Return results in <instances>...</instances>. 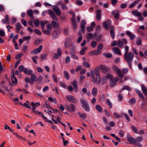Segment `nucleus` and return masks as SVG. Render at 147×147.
<instances>
[{
	"mask_svg": "<svg viewBox=\"0 0 147 147\" xmlns=\"http://www.w3.org/2000/svg\"><path fill=\"white\" fill-rule=\"evenodd\" d=\"M99 68L102 71V72L105 73L109 70V68L105 66L101 65L100 66Z\"/></svg>",
	"mask_w": 147,
	"mask_h": 147,
	"instance_id": "14",
	"label": "nucleus"
},
{
	"mask_svg": "<svg viewBox=\"0 0 147 147\" xmlns=\"http://www.w3.org/2000/svg\"><path fill=\"white\" fill-rule=\"evenodd\" d=\"M75 54V53H70L71 57L74 59L77 60L78 59V58L77 56L74 54Z\"/></svg>",
	"mask_w": 147,
	"mask_h": 147,
	"instance_id": "55",
	"label": "nucleus"
},
{
	"mask_svg": "<svg viewBox=\"0 0 147 147\" xmlns=\"http://www.w3.org/2000/svg\"><path fill=\"white\" fill-rule=\"evenodd\" d=\"M111 21L110 20H107L105 21L103 23V26L107 30H108L109 28L111 29V27L113 26H111Z\"/></svg>",
	"mask_w": 147,
	"mask_h": 147,
	"instance_id": "5",
	"label": "nucleus"
},
{
	"mask_svg": "<svg viewBox=\"0 0 147 147\" xmlns=\"http://www.w3.org/2000/svg\"><path fill=\"white\" fill-rule=\"evenodd\" d=\"M48 13L50 17L52 19L56 20H58V18L56 16L54 12L51 9H49L48 10V11H43L42 12V15L45 16V13Z\"/></svg>",
	"mask_w": 147,
	"mask_h": 147,
	"instance_id": "4",
	"label": "nucleus"
},
{
	"mask_svg": "<svg viewBox=\"0 0 147 147\" xmlns=\"http://www.w3.org/2000/svg\"><path fill=\"white\" fill-rule=\"evenodd\" d=\"M141 88L142 90L144 95L147 94V88L143 85H141Z\"/></svg>",
	"mask_w": 147,
	"mask_h": 147,
	"instance_id": "30",
	"label": "nucleus"
},
{
	"mask_svg": "<svg viewBox=\"0 0 147 147\" xmlns=\"http://www.w3.org/2000/svg\"><path fill=\"white\" fill-rule=\"evenodd\" d=\"M47 23V22H46L45 23L44 22L42 21H41L40 22V26L42 28V29H44L45 26V24Z\"/></svg>",
	"mask_w": 147,
	"mask_h": 147,
	"instance_id": "59",
	"label": "nucleus"
},
{
	"mask_svg": "<svg viewBox=\"0 0 147 147\" xmlns=\"http://www.w3.org/2000/svg\"><path fill=\"white\" fill-rule=\"evenodd\" d=\"M82 64L83 66L86 68H90V64L87 62L84 61L83 62Z\"/></svg>",
	"mask_w": 147,
	"mask_h": 147,
	"instance_id": "49",
	"label": "nucleus"
},
{
	"mask_svg": "<svg viewBox=\"0 0 147 147\" xmlns=\"http://www.w3.org/2000/svg\"><path fill=\"white\" fill-rule=\"evenodd\" d=\"M94 73L96 76V78H98V80H100V76L99 75V70L98 67L95 68L93 71Z\"/></svg>",
	"mask_w": 147,
	"mask_h": 147,
	"instance_id": "12",
	"label": "nucleus"
},
{
	"mask_svg": "<svg viewBox=\"0 0 147 147\" xmlns=\"http://www.w3.org/2000/svg\"><path fill=\"white\" fill-rule=\"evenodd\" d=\"M82 108L86 111L89 112L90 111V109L88 104L85 106H82Z\"/></svg>",
	"mask_w": 147,
	"mask_h": 147,
	"instance_id": "42",
	"label": "nucleus"
},
{
	"mask_svg": "<svg viewBox=\"0 0 147 147\" xmlns=\"http://www.w3.org/2000/svg\"><path fill=\"white\" fill-rule=\"evenodd\" d=\"M87 49V47H84L80 52V54L82 55H84Z\"/></svg>",
	"mask_w": 147,
	"mask_h": 147,
	"instance_id": "45",
	"label": "nucleus"
},
{
	"mask_svg": "<svg viewBox=\"0 0 147 147\" xmlns=\"http://www.w3.org/2000/svg\"><path fill=\"white\" fill-rule=\"evenodd\" d=\"M126 34L128 36L130 37L131 40H134L136 37V36L135 34H132L129 31H127Z\"/></svg>",
	"mask_w": 147,
	"mask_h": 147,
	"instance_id": "13",
	"label": "nucleus"
},
{
	"mask_svg": "<svg viewBox=\"0 0 147 147\" xmlns=\"http://www.w3.org/2000/svg\"><path fill=\"white\" fill-rule=\"evenodd\" d=\"M52 8L57 16H59L61 15V11L57 6H53L52 7Z\"/></svg>",
	"mask_w": 147,
	"mask_h": 147,
	"instance_id": "7",
	"label": "nucleus"
},
{
	"mask_svg": "<svg viewBox=\"0 0 147 147\" xmlns=\"http://www.w3.org/2000/svg\"><path fill=\"white\" fill-rule=\"evenodd\" d=\"M35 114L38 115H41L42 118L44 119L45 120L47 119V118L45 117L43 114L41 112H39L37 111H35L34 113Z\"/></svg>",
	"mask_w": 147,
	"mask_h": 147,
	"instance_id": "32",
	"label": "nucleus"
},
{
	"mask_svg": "<svg viewBox=\"0 0 147 147\" xmlns=\"http://www.w3.org/2000/svg\"><path fill=\"white\" fill-rule=\"evenodd\" d=\"M126 138L130 144L136 145L139 147H142V144L139 142L142 141L143 140L142 138V137L139 136L137 137L136 139H135L130 136L127 135Z\"/></svg>",
	"mask_w": 147,
	"mask_h": 147,
	"instance_id": "1",
	"label": "nucleus"
},
{
	"mask_svg": "<svg viewBox=\"0 0 147 147\" xmlns=\"http://www.w3.org/2000/svg\"><path fill=\"white\" fill-rule=\"evenodd\" d=\"M63 75L65 78L67 80H68L69 79V76L67 71H64L63 72Z\"/></svg>",
	"mask_w": 147,
	"mask_h": 147,
	"instance_id": "38",
	"label": "nucleus"
},
{
	"mask_svg": "<svg viewBox=\"0 0 147 147\" xmlns=\"http://www.w3.org/2000/svg\"><path fill=\"white\" fill-rule=\"evenodd\" d=\"M134 57V54L131 52L124 53V60L127 62L129 67L131 68V63L133 60Z\"/></svg>",
	"mask_w": 147,
	"mask_h": 147,
	"instance_id": "2",
	"label": "nucleus"
},
{
	"mask_svg": "<svg viewBox=\"0 0 147 147\" xmlns=\"http://www.w3.org/2000/svg\"><path fill=\"white\" fill-rule=\"evenodd\" d=\"M28 16L30 17L32 19H34V16H33V11L32 9H29L28 11L27 12Z\"/></svg>",
	"mask_w": 147,
	"mask_h": 147,
	"instance_id": "29",
	"label": "nucleus"
},
{
	"mask_svg": "<svg viewBox=\"0 0 147 147\" xmlns=\"http://www.w3.org/2000/svg\"><path fill=\"white\" fill-rule=\"evenodd\" d=\"M86 24V22L84 20H82L81 23V30L83 31L85 28V26Z\"/></svg>",
	"mask_w": 147,
	"mask_h": 147,
	"instance_id": "24",
	"label": "nucleus"
},
{
	"mask_svg": "<svg viewBox=\"0 0 147 147\" xmlns=\"http://www.w3.org/2000/svg\"><path fill=\"white\" fill-rule=\"evenodd\" d=\"M78 114L80 117L84 119L86 118L87 117L86 114L84 113H81L79 112L78 113Z\"/></svg>",
	"mask_w": 147,
	"mask_h": 147,
	"instance_id": "40",
	"label": "nucleus"
},
{
	"mask_svg": "<svg viewBox=\"0 0 147 147\" xmlns=\"http://www.w3.org/2000/svg\"><path fill=\"white\" fill-rule=\"evenodd\" d=\"M131 128L132 131L136 134H138V132L137 128L134 126H131Z\"/></svg>",
	"mask_w": 147,
	"mask_h": 147,
	"instance_id": "43",
	"label": "nucleus"
},
{
	"mask_svg": "<svg viewBox=\"0 0 147 147\" xmlns=\"http://www.w3.org/2000/svg\"><path fill=\"white\" fill-rule=\"evenodd\" d=\"M66 109L70 112H74L75 110V106L74 105L72 104H70V106L67 105L65 106Z\"/></svg>",
	"mask_w": 147,
	"mask_h": 147,
	"instance_id": "10",
	"label": "nucleus"
},
{
	"mask_svg": "<svg viewBox=\"0 0 147 147\" xmlns=\"http://www.w3.org/2000/svg\"><path fill=\"white\" fill-rule=\"evenodd\" d=\"M129 103L131 105H133L136 102V100L134 98L130 99L129 101Z\"/></svg>",
	"mask_w": 147,
	"mask_h": 147,
	"instance_id": "41",
	"label": "nucleus"
},
{
	"mask_svg": "<svg viewBox=\"0 0 147 147\" xmlns=\"http://www.w3.org/2000/svg\"><path fill=\"white\" fill-rule=\"evenodd\" d=\"M113 68L115 71V73L118 74L119 78L121 79L124 76V74L127 73L129 70L128 69L126 68H123L122 70L123 73H122L121 70L119 69L116 66L113 65Z\"/></svg>",
	"mask_w": 147,
	"mask_h": 147,
	"instance_id": "3",
	"label": "nucleus"
},
{
	"mask_svg": "<svg viewBox=\"0 0 147 147\" xmlns=\"http://www.w3.org/2000/svg\"><path fill=\"white\" fill-rule=\"evenodd\" d=\"M31 78L32 80L35 82H37L38 81L37 78L36 76L34 74H32L31 76Z\"/></svg>",
	"mask_w": 147,
	"mask_h": 147,
	"instance_id": "46",
	"label": "nucleus"
},
{
	"mask_svg": "<svg viewBox=\"0 0 147 147\" xmlns=\"http://www.w3.org/2000/svg\"><path fill=\"white\" fill-rule=\"evenodd\" d=\"M117 45L120 48H122L123 47V42L122 40H119L117 41Z\"/></svg>",
	"mask_w": 147,
	"mask_h": 147,
	"instance_id": "39",
	"label": "nucleus"
},
{
	"mask_svg": "<svg viewBox=\"0 0 147 147\" xmlns=\"http://www.w3.org/2000/svg\"><path fill=\"white\" fill-rule=\"evenodd\" d=\"M47 28V30L51 32L52 30V27L51 24H47L46 26Z\"/></svg>",
	"mask_w": 147,
	"mask_h": 147,
	"instance_id": "64",
	"label": "nucleus"
},
{
	"mask_svg": "<svg viewBox=\"0 0 147 147\" xmlns=\"http://www.w3.org/2000/svg\"><path fill=\"white\" fill-rule=\"evenodd\" d=\"M90 53L91 54L94 55H98L101 53L99 52L97 50L91 51Z\"/></svg>",
	"mask_w": 147,
	"mask_h": 147,
	"instance_id": "48",
	"label": "nucleus"
},
{
	"mask_svg": "<svg viewBox=\"0 0 147 147\" xmlns=\"http://www.w3.org/2000/svg\"><path fill=\"white\" fill-rule=\"evenodd\" d=\"M101 10L99 9L96 10V19L97 20H99L101 19Z\"/></svg>",
	"mask_w": 147,
	"mask_h": 147,
	"instance_id": "15",
	"label": "nucleus"
},
{
	"mask_svg": "<svg viewBox=\"0 0 147 147\" xmlns=\"http://www.w3.org/2000/svg\"><path fill=\"white\" fill-rule=\"evenodd\" d=\"M72 84L74 88H76L78 87L77 82L76 80H75L72 82Z\"/></svg>",
	"mask_w": 147,
	"mask_h": 147,
	"instance_id": "53",
	"label": "nucleus"
},
{
	"mask_svg": "<svg viewBox=\"0 0 147 147\" xmlns=\"http://www.w3.org/2000/svg\"><path fill=\"white\" fill-rule=\"evenodd\" d=\"M85 77L84 76H81L79 77V82L80 83L83 82V80L85 78Z\"/></svg>",
	"mask_w": 147,
	"mask_h": 147,
	"instance_id": "60",
	"label": "nucleus"
},
{
	"mask_svg": "<svg viewBox=\"0 0 147 147\" xmlns=\"http://www.w3.org/2000/svg\"><path fill=\"white\" fill-rule=\"evenodd\" d=\"M87 38L89 39H90L94 37H96L97 35L96 33H95L93 35V34L91 33H89L87 34Z\"/></svg>",
	"mask_w": 147,
	"mask_h": 147,
	"instance_id": "34",
	"label": "nucleus"
},
{
	"mask_svg": "<svg viewBox=\"0 0 147 147\" xmlns=\"http://www.w3.org/2000/svg\"><path fill=\"white\" fill-rule=\"evenodd\" d=\"M43 46L42 45L40 46L39 47L37 48H36L33 50L32 51H30V53L31 54L35 55L37 53L40 52L42 49Z\"/></svg>",
	"mask_w": 147,
	"mask_h": 147,
	"instance_id": "9",
	"label": "nucleus"
},
{
	"mask_svg": "<svg viewBox=\"0 0 147 147\" xmlns=\"http://www.w3.org/2000/svg\"><path fill=\"white\" fill-rule=\"evenodd\" d=\"M112 14L113 15L114 18L118 19L119 17V13L117 11H113L112 12Z\"/></svg>",
	"mask_w": 147,
	"mask_h": 147,
	"instance_id": "21",
	"label": "nucleus"
},
{
	"mask_svg": "<svg viewBox=\"0 0 147 147\" xmlns=\"http://www.w3.org/2000/svg\"><path fill=\"white\" fill-rule=\"evenodd\" d=\"M98 93V89L96 87L93 88L92 90V94L94 96H96Z\"/></svg>",
	"mask_w": 147,
	"mask_h": 147,
	"instance_id": "31",
	"label": "nucleus"
},
{
	"mask_svg": "<svg viewBox=\"0 0 147 147\" xmlns=\"http://www.w3.org/2000/svg\"><path fill=\"white\" fill-rule=\"evenodd\" d=\"M80 100L81 102L82 107V106H85L88 104L87 101L85 99L83 98L80 99Z\"/></svg>",
	"mask_w": 147,
	"mask_h": 147,
	"instance_id": "33",
	"label": "nucleus"
},
{
	"mask_svg": "<svg viewBox=\"0 0 147 147\" xmlns=\"http://www.w3.org/2000/svg\"><path fill=\"white\" fill-rule=\"evenodd\" d=\"M52 27L54 28H56L59 27V25L55 21H52L51 22Z\"/></svg>",
	"mask_w": 147,
	"mask_h": 147,
	"instance_id": "28",
	"label": "nucleus"
},
{
	"mask_svg": "<svg viewBox=\"0 0 147 147\" xmlns=\"http://www.w3.org/2000/svg\"><path fill=\"white\" fill-rule=\"evenodd\" d=\"M115 28L114 26H112L110 29V34L111 38L114 39L115 37V33L114 32Z\"/></svg>",
	"mask_w": 147,
	"mask_h": 147,
	"instance_id": "20",
	"label": "nucleus"
},
{
	"mask_svg": "<svg viewBox=\"0 0 147 147\" xmlns=\"http://www.w3.org/2000/svg\"><path fill=\"white\" fill-rule=\"evenodd\" d=\"M61 31L59 30H56L54 31L52 35L53 38H56L57 36L60 33Z\"/></svg>",
	"mask_w": 147,
	"mask_h": 147,
	"instance_id": "18",
	"label": "nucleus"
},
{
	"mask_svg": "<svg viewBox=\"0 0 147 147\" xmlns=\"http://www.w3.org/2000/svg\"><path fill=\"white\" fill-rule=\"evenodd\" d=\"M48 99L49 101L53 102L54 103L56 104L57 103V100L55 98L49 97L48 98Z\"/></svg>",
	"mask_w": 147,
	"mask_h": 147,
	"instance_id": "50",
	"label": "nucleus"
},
{
	"mask_svg": "<svg viewBox=\"0 0 147 147\" xmlns=\"http://www.w3.org/2000/svg\"><path fill=\"white\" fill-rule=\"evenodd\" d=\"M70 43L69 41H67V39L66 40L65 42V47L66 48H68L70 45Z\"/></svg>",
	"mask_w": 147,
	"mask_h": 147,
	"instance_id": "63",
	"label": "nucleus"
},
{
	"mask_svg": "<svg viewBox=\"0 0 147 147\" xmlns=\"http://www.w3.org/2000/svg\"><path fill=\"white\" fill-rule=\"evenodd\" d=\"M34 31L35 33L39 35H40L41 34V33L40 31L37 29H34Z\"/></svg>",
	"mask_w": 147,
	"mask_h": 147,
	"instance_id": "61",
	"label": "nucleus"
},
{
	"mask_svg": "<svg viewBox=\"0 0 147 147\" xmlns=\"http://www.w3.org/2000/svg\"><path fill=\"white\" fill-rule=\"evenodd\" d=\"M2 22L3 23L5 24H6L9 23V16L8 15H6L5 16V19H3L2 20Z\"/></svg>",
	"mask_w": 147,
	"mask_h": 147,
	"instance_id": "22",
	"label": "nucleus"
},
{
	"mask_svg": "<svg viewBox=\"0 0 147 147\" xmlns=\"http://www.w3.org/2000/svg\"><path fill=\"white\" fill-rule=\"evenodd\" d=\"M15 26L16 28V32L18 33L20 30L22 28V26L21 24L19 23H17L16 25Z\"/></svg>",
	"mask_w": 147,
	"mask_h": 147,
	"instance_id": "26",
	"label": "nucleus"
},
{
	"mask_svg": "<svg viewBox=\"0 0 147 147\" xmlns=\"http://www.w3.org/2000/svg\"><path fill=\"white\" fill-rule=\"evenodd\" d=\"M40 21L39 20L36 19L34 21V24L36 27H37L39 25Z\"/></svg>",
	"mask_w": 147,
	"mask_h": 147,
	"instance_id": "56",
	"label": "nucleus"
},
{
	"mask_svg": "<svg viewBox=\"0 0 147 147\" xmlns=\"http://www.w3.org/2000/svg\"><path fill=\"white\" fill-rule=\"evenodd\" d=\"M135 90L139 97L141 98L142 100H144L145 99V98L141 91L138 89H136Z\"/></svg>",
	"mask_w": 147,
	"mask_h": 147,
	"instance_id": "25",
	"label": "nucleus"
},
{
	"mask_svg": "<svg viewBox=\"0 0 147 147\" xmlns=\"http://www.w3.org/2000/svg\"><path fill=\"white\" fill-rule=\"evenodd\" d=\"M47 56V55L46 54H43L41 56V58L42 60H45Z\"/></svg>",
	"mask_w": 147,
	"mask_h": 147,
	"instance_id": "58",
	"label": "nucleus"
},
{
	"mask_svg": "<svg viewBox=\"0 0 147 147\" xmlns=\"http://www.w3.org/2000/svg\"><path fill=\"white\" fill-rule=\"evenodd\" d=\"M72 15L74 18H71V22L72 23L73 27V29L74 30H75L76 29L77 26L76 20L74 18L75 16V13H73Z\"/></svg>",
	"mask_w": 147,
	"mask_h": 147,
	"instance_id": "17",
	"label": "nucleus"
},
{
	"mask_svg": "<svg viewBox=\"0 0 147 147\" xmlns=\"http://www.w3.org/2000/svg\"><path fill=\"white\" fill-rule=\"evenodd\" d=\"M106 103L107 105H108L111 108H113V106L111 102L108 99H106Z\"/></svg>",
	"mask_w": 147,
	"mask_h": 147,
	"instance_id": "44",
	"label": "nucleus"
},
{
	"mask_svg": "<svg viewBox=\"0 0 147 147\" xmlns=\"http://www.w3.org/2000/svg\"><path fill=\"white\" fill-rule=\"evenodd\" d=\"M132 14L135 16L141 17L142 16V14L141 13L138 12L137 10L132 11H131Z\"/></svg>",
	"mask_w": 147,
	"mask_h": 147,
	"instance_id": "27",
	"label": "nucleus"
},
{
	"mask_svg": "<svg viewBox=\"0 0 147 147\" xmlns=\"http://www.w3.org/2000/svg\"><path fill=\"white\" fill-rule=\"evenodd\" d=\"M90 75L92 78V82L94 84L97 83L98 84L100 83V80H98V78L96 79L95 78V74L94 73L93 71L92 70L90 71Z\"/></svg>",
	"mask_w": 147,
	"mask_h": 147,
	"instance_id": "6",
	"label": "nucleus"
},
{
	"mask_svg": "<svg viewBox=\"0 0 147 147\" xmlns=\"http://www.w3.org/2000/svg\"><path fill=\"white\" fill-rule=\"evenodd\" d=\"M95 108L99 113H102L103 112L102 107L99 105H96L95 106Z\"/></svg>",
	"mask_w": 147,
	"mask_h": 147,
	"instance_id": "36",
	"label": "nucleus"
},
{
	"mask_svg": "<svg viewBox=\"0 0 147 147\" xmlns=\"http://www.w3.org/2000/svg\"><path fill=\"white\" fill-rule=\"evenodd\" d=\"M11 79L12 80V85H16L18 82V80L15 77L14 74L11 76Z\"/></svg>",
	"mask_w": 147,
	"mask_h": 147,
	"instance_id": "19",
	"label": "nucleus"
},
{
	"mask_svg": "<svg viewBox=\"0 0 147 147\" xmlns=\"http://www.w3.org/2000/svg\"><path fill=\"white\" fill-rule=\"evenodd\" d=\"M142 41L141 38L140 37H138L136 40V43L138 45H141Z\"/></svg>",
	"mask_w": 147,
	"mask_h": 147,
	"instance_id": "37",
	"label": "nucleus"
},
{
	"mask_svg": "<svg viewBox=\"0 0 147 147\" xmlns=\"http://www.w3.org/2000/svg\"><path fill=\"white\" fill-rule=\"evenodd\" d=\"M67 100L69 101L74 103H76L77 102V100L74 96L69 95L66 96Z\"/></svg>",
	"mask_w": 147,
	"mask_h": 147,
	"instance_id": "8",
	"label": "nucleus"
},
{
	"mask_svg": "<svg viewBox=\"0 0 147 147\" xmlns=\"http://www.w3.org/2000/svg\"><path fill=\"white\" fill-rule=\"evenodd\" d=\"M76 47L75 45H71L70 47V53H76L77 52H76Z\"/></svg>",
	"mask_w": 147,
	"mask_h": 147,
	"instance_id": "23",
	"label": "nucleus"
},
{
	"mask_svg": "<svg viewBox=\"0 0 147 147\" xmlns=\"http://www.w3.org/2000/svg\"><path fill=\"white\" fill-rule=\"evenodd\" d=\"M118 80V78L117 77H115L112 80H110V86L113 87L115 86L116 84V82Z\"/></svg>",
	"mask_w": 147,
	"mask_h": 147,
	"instance_id": "11",
	"label": "nucleus"
},
{
	"mask_svg": "<svg viewBox=\"0 0 147 147\" xmlns=\"http://www.w3.org/2000/svg\"><path fill=\"white\" fill-rule=\"evenodd\" d=\"M119 134L120 137H123L124 135V132L122 130H120L119 131Z\"/></svg>",
	"mask_w": 147,
	"mask_h": 147,
	"instance_id": "62",
	"label": "nucleus"
},
{
	"mask_svg": "<svg viewBox=\"0 0 147 147\" xmlns=\"http://www.w3.org/2000/svg\"><path fill=\"white\" fill-rule=\"evenodd\" d=\"M97 45V42L95 41H93L91 43V45L92 48H95Z\"/></svg>",
	"mask_w": 147,
	"mask_h": 147,
	"instance_id": "51",
	"label": "nucleus"
},
{
	"mask_svg": "<svg viewBox=\"0 0 147 147\" xmlns=\"http://www.w3.org/2000/svg\"><path fill=\"white\" fill-rule=\"evenodd\" d=\"M113 53L115 54L121 55V52L119 48L114 47L112 48Z\"/></svg>",
	"mask_w": 147,
	"mask_h": 147,
	"instance_id": "16",
	"label": "nucleus"
},
{
	"mask_svg": "<svg viewBox=\"0 0 147 147\" xmlns=\"http://www.w3.org/2000/svg\"><path fill=\"white\" fill-rule=\"evenodd\" d=\"M103 47V45L102 43H100L98 45L97 50L100 53H101L100 51L102 49Z\"/></svg>",
	"mask_w": 147,
	"mask_h": 147,
	"instance_id": "35",
	"label": "nucleus"
},
{
	"mask_svg": "<svg viewBox=\"0 0 147 147\" xmlns=\"http://www.w3.org/2000/svg\"><path fill=\"white\" fill-rule=\"evenodd\" d=\"M42 31L43 33L48 35L50 34L51 32L50 31L45 29L44 28L42 29Z\"/></svg>",
	"mask_w": 147,
	"mask_h": 147,
	"instance_id": "54",
	"label": "nucleus"
},
{
	"mask_svg": "<svg viewBox=\"0 0 147 147\" xmlns=\"http://www.w3.org/2000/svg\"><path fill=\"white\" fill-rule=\"evenodd\" d=\"M103 55L108 58H110L112 57V55L108 53H103Z\"/></svg>",
	"mask_w": 147,
	"mask_h": 147,
	"instance_id": "52",
	"label": "nucleus"
},
{
	"mask_svg": "<svg viewBox=\"0 0 147 147\" xmlns=\"http://www.w3.org/2000/svg\"><path fill=\"white\" fill-rule=\"evenodd\" d=\"M122 90H126L129 91H130L131 90V89L130 87L127 85L124 86L122 88Z\"/></svg>",
	"mask_w": 147,
	"mask_h": 147,
	"instance_id": "47",
	"label": "nucleus"
},
{
	"mask_svg": "<svg viewBox=\"0 0 147 147\" xmlns=\"http://www.w3.org/2000/svg\"><path fill=\"white\" fill-rule=\"evenodd\" d=\"M52 78L55 83H57L58 82L57 77L55 74H52Z\"/></svg>",
	"mask_w": 147,
	"mask_h": 147,
	"instance_id": "57",
	"label": "nucleus"
}]
</instances>
